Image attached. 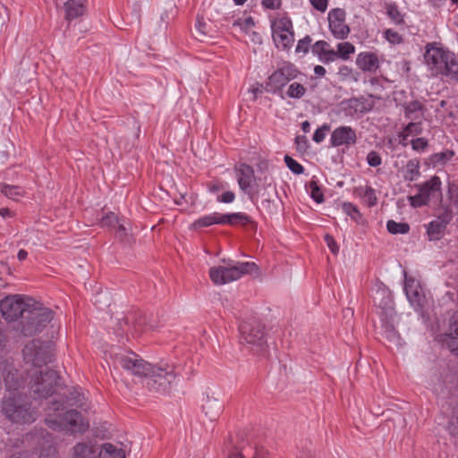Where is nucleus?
<instances>
[{"mask_svg":"<svg viewBox=\"0 0 458 458\" xmlns=\"http://www.w3.org/2000/svg\"><path fill=\"white\" fill-rule=\"evenodd\" d=\"M310 189H311V198L317 202L321 203L324 201V195L318 186L317 182H310Z\"/></svg>","mask_w":458,"mask_h":458,"instance_id":"nucleus-50","label":"nucleus"},{"mask_svg":"<svg viewBox=\"0 0 458 458\" xmlns=\"http://www.w3.org/2000/svg\"><path fill=\"white\" fill-rule=\"evenodd\" d=\"M329 44L325 40H318L312 46V52L318 57L329 50Z\"/></svg>","mask_w":458,"mask_h":458,"instance_id":"nucleus-41","label":"nucleus"},{"mask_svg":"<svg viewBox=\"0 0 458 458\" xmlns=\"http://www.w3.org/2000/svg\"><path fill=\"white\" fill-rule=\"evenodd\" d=\"M272 37L277 48L290 49L294 42L293 26L291 19L283 17L275 22Z\"/></svg>","mask_w":458,"mask_h":458,"instance_id":"nucleus-13","label":"nucleus"},{"mask_svg":"<svg viewBox=\"0 0 458 458\" xmlns=\"http://www.w3.org/2000/svg\"><path fill=\"white\" fill-rule=\"evenodd\" d=\"M297 458H313L310 452H301Z\"/></svg>","mask_w":458,"mask_h":458,"instance_id":"nucleus-64","label":"nucleus"},{"mask_svg":"<svg viewBox=\"0 0 458 458\" xmlns=\"http://www.w3.org/2000/svg\"><path fill=\"white\" fill-rule=\"evenodd\" d=\"M311 41H312V39L310 36H306L303 38L300 39L296 46V49H295L296 53L301 52L303 54H307L310 50V46Z\"/></svg>","mask_w":458,"mask_h":458,"instance_id":"nucleus-47","label":"nucleus"},{"mask_svg":"<svg viewBox=\"0 0 458 458\" xmlns=\"http://www.w3.org/2000/svg\"><path fill=\"white\" fill-rule=\"evenodd\" d=\"M329 30L337 39H345L350 34V27L346 24V12L343 8H334L327 14Z\"/></svg>","mask_w":458,"mask_h":458,"instance_id":"nucleus-14","label":"nucleus"},{"mask_svg":"<svg viewBox=\"0 0 458 458\" xmlns=\"http://www.w3.org/2000/svg\"><path fill=\"white\" fill-rule=\"evenodd\" d=\"M53 318V311L35 301V305L25 310L20 320V331L24 336L40 333Z\"/></svg>","mask_w":458,"mask_h":458,"instance_id":"nucleus-5","label":"nucleus"},{"mask_svg":"<svg viewBox=\"0 0 458 458\" xmlns=\"http://www.w3.org/2000/svg\"><path fill=\"white\" fill-rule=\"evenodd\" d=\"M241 343L250 346L256 354H263L267 349L265 327L259 321H244L240 326Z\"/></svg>","mask_w":458,"mask_h":458,"instance_id":"nucleus-7","label":"nucleus"},{"mask_svg":"<svg viewBox=\"0 0 458 458\" xmlns=\"http://www.w3.org/2000/svg\"><path fill=\"white\" fill-rule=\"evenodd\" d=\"M23 360L27 364L40 368L53 361L51 345L39 339L29 342L22 350Z\"/></svg>","mask_w":458,"mask_h":458,"instance_id":"nucleus-9","label":"nucleus"},{"mask_svg":"<svg viewBox=\"0 0 458 458\" xmlns=\"http://www.w3.org/2000/svg\"><path fill=\"white\" fill-rule=\"evenodd\" d=\"M196 28L201 36L207 35V31L205 30L206 23L202 21V19L198 18Z\"/></svg>","mask_w":458,"mask_h":458,"instance_id":"nucleus-60","label":"nucleus"},{"mask_svg":"<svg viewBox=\"0 0 458 458\" xmlns=\"http://www.w3.org/2000/svg\"><path fill=\"white\" fill-rule=\"evenodd\" d=\"M201 408L205 416L210 421L217 420L223 411V405L219 400L208 394L202 398Z\"/></svg>","mask_w":458,"mask_h":458,"instance_id":"nucleus-20","label":"nucleus"},{"mask_svg":"<svg viewBox=\"0 0 458 458\" xmlns=\"http://www.w3.org/2000/svg\"><path fill=\"white\" fill-rule=\"evenodd\" d=\"M115 236L121 242H129L130 237H129V233H128V229L125 226L124 223L119 222L116 225Z\"/></svg>","mask_w":458,"mask_h":458,"instance_id":"nucleus-43","label":"nucleus"},{"mask_svg":"<svg viewBox=\"0 0 458 458\" xmlns=\"http://www.w3.org/2000/svg\"><path fill=\"white\" fill-rule=\"evenodd\" d=\"M59 375L54 369L36 371L31 375L30 388L35 397L47 398L58 386Z\"/></svg>","mask_w":458,"mask_h":458,"instance_id":"nucleus-8","label":"nucleus"},{"mask_svg":"<svg viewBox=\"0 0 458 458\" xmlns=\"http://www.w3.org/2000/svg\"><path fill=\"white\" fill-rule=\"evenodd\" d=\"M422 131L421 121L411 122L404 128V132L407 135L420 134Z\"/></svg>","mask_w":458,"mask_h":458,"instance_id":"nucleus-45","label":"nucleus"},{"mask_svg":"<svg viewBox=\"0 0 458 458\" xmlns=\"http://www.w3.org/2000/svg\"><path fill=\"white\" fill-rule=\"evenodd\" d=\"M444 336H456V337H458V318H454L450 323L449 332L445 334Z\"/></svg>","mask_w":458,"mask_h":458,"instance_id":"nucleus-57","label":"nucleus"},{"mask_svg":"<svg viewBox=\"0 0 458 458\" xmlns=\"http://www.w3.org/2000/svg\"><path fill=\"white\" fill-rule=\"evenodd\" d=\"M321 62L324 64H328L334 62L337 58V53L334 49H329L318 57Z\"/></svg>","mask_w":458,"mask_h":458,"instance_id":"nucleus-54","label":"nucleus"},{"mask_svg":"<svg viewBox=\"0 0 458 458\" xmlns=\"http://www.w3.org/2000/svg\"><path fill=\"white\" fill-rule=\"evenodd\" d=\"M235 195L233 191H225L218 196L217 200L224 203H231L234 200Z\"/></svg>","mask_w":458,"mask_h":458,"instance_id":"nucleus-58","label":"nucleus"},{"mask_svg":"<svg viewBox=\"0 0 458 458\" xmlns=\"http://www.w3.org/2000/svg\"><path fill=\"white\" fill-rule=\"evenodd\" d=\"M264 7L271 10L278 9L281 6V0H262Z\"/></svg>","mask_w":458,"mask_h":458,"instance_id":"nucleus-59","label":"nucleus"},{"mask_svg":"<svg viewBox=\"0 0 458 458\" xmlns=\"http://www.w3.org/2000/svg\"><path fill=\"white\" fill-rule=\"evenodd\" d=\"M78 407L83 410H87L88 406L86 404V397L82 393L78 391L77 389H73L66 396L65 403L60 401H54L47 408V411L57 412L59 411H64L67 407Z\"/></svg>","mask_w":458,"mask_h":458,"instance_id":"nucleus-18","label":"nucleus"},{"mask_svg":"<svg viewBox=\"0 0 458 458\" xmlns=\"http://www.w3.org/2000/svg\"><path fill=\"white\" fill-rule=\"evenodd\" d=\"M295 144L297 150L300 152H305L309 148V141L306 136L299 135L295 138Z\"/></svg>","mask_w":458,"mask_h":458,"instance_id":"nucleus-53","label":"nucleus"},{"mask_svg":"<svg viewBox=\"0 0 458 458\" xmlns=\"http://www.w3.org/2000/svg\"><path fill=\"white\" fill-rule=\"evenodd\" d=\"M386 39L391 44H401L403 42V37L396 31L388 29L385 32Z\"/></svg>","mask_w":458,"mask_h":458,"instance_id":"nucleus-48","label":"nucleus"},{"mask_svg":"<svg viewBox=\"0 0 458 458\" xmlns=\"http://www.w3.org/2000/svg\"><path fill=\"white\" fill-rule=\"evenodd\" d=\"M420 161L417 159H411L405 165L403 178L406 181L412 182L420 176Z\"/></svg>","mask_w":458,"mask_h":458,"instance_id":"nucleus-29","label":"nucleus"},{"mask_svg":"<svg viewBox=\"0 0 458 458\" xmlns=\"http://www.w3.org/2000/svg\"><path fill=\"white\" fill-rule=\"evenodd\" d=\"M27 256L28 252L25 250H20L17 254V258L21 261L24 260L27 258Z\"/></svg>","mask_w":458,"mask_h":458,"instance_id":"nucleus-63","label":"nucleus"},{"mask_svg":"<svg viewBox=\"0 0 458 458\" xmlns=\"http://www.w3.org/2000/svg\"><path fill=\"white\" fill-rule=\"evenodd\" d=\"M99 448L91 443H78L73 447L72 458H100Z\"/></svg>","mask_w":458,"mask_h":458,"instance_id":"nucleus-22","label":"nucleus"},{"mask_svg":"<svg viewBox=\"0 0 458 458\" xmlns=\"http://www.w3.org/2000/svg\"><path fill=\"white\" fill-rule=\"evenodd\" d=\"M3 378L9 395L20 394L19 391L25 387L23 377L13 364H4Z\"/></svg>","mask_w":458,"mask_h":458,"instance_id":"nucleus-15","label":"nucleus"},{"mask_svg":"<svg viewBox=\"0 0 458 458\" xmlns=\"http://www.w3.org/2000/svg\"><path fill=\"white\" fill-rule=\"evenodd\" d=\"M254 24L255 23H254L253 18H251V17L246 18L245 21H244V24H243L244 30H247L250 29V28H252L254 26Z\"/></svg>","mask_w":458,"mask_h":458,"instance_id":"nucleus-62","label":"nucleus"},{"mask_svg":"<svg viewBox=\"0 0 458 458\" xmlns=\"http://www.w3.org/2000/svg\"><path fill=\"white\" fill-rule=\"evenodd\" d=\"M359 194L367 202L369 207L375 206L377 201L375 190L370 186L360 187L358 189Z\"/></svg>","mask_w":458,"mask_h":458,"instance_id":"nucleus-33","label":"nucleus"},{"mask_svg":"<svg viewBox=\"0 0 458 458\" xmlns=\"http://www.w3.org/2000/svg\"><path fill=\"white\" fill-rule=\"evenodd\" d=\"M386 13H387L388 17L396 25H400L404 22L403 16L400 13L398 6L395 4H389L386 5Z\"/></svg>","mask_w":458,"mask_h":458,"instance_id":"nucleus-37","label":"nucleus"},{"mask_svg":"<svg viewBox=\"0 0 458 458\" xmlns=\"http://www.w3.org/2000/svg\"><path fill=\"white\" fill-rule=\"evenodd\" d=\"M452 218V212L445 209L435 220L431 221L427 226L428 239L430 241L440 240L444 236L446 226Z\"/></svg>","mask_w":458,"mask_h":458,"instance_id":"nucleus-17","label":"nucleus"},{"mask_svg":"<svg viewBox=\"0 0 458 458\" xmlns=\"http://www.w3.org/2000/svg\"><path fill=\"white\" fill-rule=\"evenodd\" d=\"M454 156V152L453 150L446 149L445 151L433 154L429 157V161L434 166L444 165L450 161Z\"/></svg>","mask_w":458,"mask_h":458,"instance_id":"nucleus-31","label":"nucleus"},{"mask_svg":"<svg viewBox=\"0 0 458 458\" xmlns=\"http://www.w3.org/2000/svg\"><path fill=\"white\" fill-rule=\"evenodd\" d=\"M226 266L213 267L209 269V276L215 284H225L240 279L244 275L259 272L254 262H235L223 259Z\"/></svg>","mask_w":458,"mask_h":458,"instance_id":"nucleus-4","label":"nucleus"},{"mask_svg":"<svg viewBox=\"0 0 458 458\" xmlns=\"http://www.w3.org/2000/svg\"><path fill=\"white\" fill-rule=\"evenodd\" d=\"M314 73L318 76L323 77L326 74V69L321 65H316L314 67Z\"/></svg>","mask_w":458,"mask_h":458,"instance_id":"nucleus-61","label":"nucleus"},{"mask_svg":"<svg viewBox=\"0 0 458 458\" xmlns=\"http://www.w3.org/2000/svg\"><path fill=\"white\" fill-rule=\"evenodd\" d=\"M265 185L263 189L258 188L256 193L261 197V206L269 213H272V204L274 203V199L271 198L276 195V190L273 186L272 178H268L265 176L264 178Z\"/></svg>","mask_w":458,"mask_h":458,"instance_id":"nucleus-21","label":"nucleus"},{"mask_svg":"<svg viewBox=\"0 0 458 458\" xmlns=\"http://www.w3.org/2000/svg\"><path fill=\"white\" fill-rule=\"evenodd\" d=\"M284 162L287 167L295 174H301L304 172L303 166L299 164L296 160H294L290 156L284 157Z\"/></svg>","mask_w":458,"mask_h":458,"instance_id":"nucleus-39","label":"nucleus"},{"mask_svg":"<svg viewBox=\"0 0 458 458\" xmlns=\"http://www.w3.org/2000/svg\"><path fill=\"white\" fill-rule=\"evenodd\" d=\"M424 59L433 73L458 81V63L451 52L435 47L434 44H428L426 47Z\"/></svg>","mask_w":458,"mask_h":458,"instance_id":"nucleus-3","label":"nucleus"},{"mask_svg":"<svg viewBox=\"0 0 458 458\" xmlns=\"http://www.w3.org/2000/svg\"><path fill=\"white\" fill-rule=\"evenodd\" d=\"M306 91L307 89L302 84L299 82H293L289 85L286 94L291 98L299 99L305 95Z\"/></svg>","mask_w":458,"mask_h":458,"instance_id":"nucleus-35","label":"nucleus"},{"mask_svg":"<svg viewBox=\"0 0 458 458\" xmlns=\"http://www.w3.org/2000/svg\"><path fill=\"white\" fill-rule=\"evenodd\" d=\"M443 344L454 353L458 355V337L456 336H443Z\"/></svg>","mask_w":458,"mask_h":458,"instance_id":"nucleus-44","label":"nucleus"},{"mask_svg":"<svg viewBox=\"0 0 458 458\" xmlns=\"http://www.w3.org/2000/svg\"><path fill=\"white\" fill-rule=\"evenodd\" d=\"M356 64L364 72H373L379 67L377 55L374 53L363 52L358 55Z\"/></svg>","mask_w":458,"mask_h":458,"instance_id":"nucleus-24","label":"nucleus"},{"mask_svg":"<svg viewBox=\"0 0 458 458\" xmlns=\"http://www.w3.org/2000/svg\"><path fill=\"white\" fill-rule=\"evenodd\" d=\"M367 162L370 166L377 167L381 165L382 158L377 151H370L367 155Z\"/></svg>","mask_w":458,"mask_h":458,"instance_id":"nucleus-51","label":"nucleus"},{"mask_svg":"<svg viewBox=\"0 0 458 458\" xmlns=\"http://www.w3.org/2000/svg\"><path fill=\"white\" fill-rule=\"evenodd\" d=\"M415 284V281L412 279H406L404 284V291L411 301H414L415 298L419 296L418 291L413 290V285Z\"/></svg>","mask_w":458,"mask_h":458,"instance_id":"nucleus-40","label":"nucleus"},{"mask_svg":"<svg viewBox=\"0 0 458 458\" xmlns=\"http://www.w3.org/2000/svg\"><path fill=\"white\" fill-rule=\"evenodd\" d=\"M385 337L395 345H401V337L393 324L388 322L383 324Z\"/></svg>","mask_w":458,"mask_h":458,"instance_id":"nucleus-32","label":"nucleus"},{"mask_svg":"<svg viewBox=\"0 0 458 458\" xmlns=\"http://www.w3.org/2000/svg\"><path fill=\"white\" fill-rule=\"evenodd\" d=\"M114 366L121 367L134 376L144 377L142 381L144 387L154 394H164L168 393L172 384L176 379V373L173 365H152L134 352L116 355Z\"/></svg>","mask_w":458,"mask_h":458,"instance_id":"nucleus-1","label":"nucleus"},{"mask_svg":"<svg viewBox=\"0 0 458 458\" xmlns=\"http://www.w3.org/2000/svg\"><path fill=\"white\" fill-rule=\"evenodd\" d=\"M222 220L224 221V225L228 224L230 225H244L251 223L250 217L243 213L222 214Z\"/></svg>","mask_w":458,"mask_h":458,"instance_id":"nucleus-27","label":"nucleus"},{"mask_svg":"<svg viewBox=\"0 0 458 458\" xmlns=\"http://www.w3.org/2000/svg\"><path fill=\"white\" fill-rule=\"evenodd\" d=\"M65 19L73 20L81 16L85 12L83 0H68L64 3Z\"/></svg>","mask_w":458,"mask_h":458,"instance_id":"nucleus-25","label":"nucleus"},{"mask_svg":"<svg viewBox=\"0 0 458 458\" xmlns=\"http://www.w3.org/2000/svg\"><path fill=\"white\" fill-rule=\"evenodd\" d=\"M343 210L355 221H358L360 217L358 208L350 202H344L343 204Z\"/></svg>","mask_w":458,"mask_h":458,"instance_id":"nucleus-42","label":"nucleus"},{"mask_svg":"<svg viewBox=\"0 0 458 458\" xmlns=\"http://www.w3.org/2000/svg\"><path fill=\"white\" fill-rule=\"evenodd\" d=\"M35 305L33 298H21L17 295L7 296L0 301V310L8 321H15L23 317L25 310Z\"/></svg>","mask_w":458,"mask_h":458,"instance_id":"nucleus-11","label":"nucleus"},{"mask_svg":"<svg viewBox=\"0 0 458 458\" xmlns=\"http://www.w3.org/2000/svg\"><path fill=\"white\" fill-rule=\"evenodd\" d=\"M355 51L354 46L350 42H343L337 45V57L347 60Z\"/></svg>","mask_w":458,"mask_h":458,"instance_id":"nucleus-38","label":"nucleus"},{"mask_svg":"<svg viewBox=\"0 0 458 458\" xmlns=\"http://www.w3.org/2000/svg\"><path fill=\"white\" fill-rule=\"evenodd\" d=\"M325 242H327V247L330 249V250L334 254H337L338 253V250H339L338 245H337L336 242L335 241V239H334V237L332 235L326 234L325 235Z\"/></svg>","mask_w":458,"mask_h":458,"instance_id":"nucleus-56","label":"nucleus"},{"mask_svg":"<svg viewBox=\"0 0 458 458\" xmlns=\"http://www.w3.org/2000/svg\"><path fill=\"white\" fill-rule=\"evenodd\" d=\"M413 150L423 151L428 146V142L425 138H417L411 141Z\"/></svg>","mask_w":458,"mask_h":458,"instance_id":"nucleus-52","label":"nucleus"},{"mask_svg":"<svg viewBox=\"0 0 458 458\" xmlns=\"http://www.w3.org/2000/svg\"><path fill=\"white\" fill-rule=\"evenodd\" d=\"M310 4L316 10L324 13L327 9L328 0H310Z\"/></svg>","mask_w":458,"mask_h":458,"instance_id":"nucleus-55","label":"nucleus"},{"mask_svg":"<svg viewBox=\"0 0 458 458\" xmlns=\"http://www.w3.org/2000/svg\"><path fill=\"white\" fill-rule=\"evenodd\" d=\"M119 222L117 216L113 212L107 213L101 219L102 226H116Z\"/></svg>","mask_w":458,"mask_h":458,"instance_id":"nucleus-49","label":"nucleus"},{"mask_svg":"<svg viewBox=\"0 0 458 458\" xmlns=\"http://www.w3.org/2000/svg\"><path fill=\"white\" fill-rule=\"evenodd\" d=\"M1 192L12 199H18L23 194V191L19 186L4 184L1 187Z\"/></svg>","mask_w":458,"mask_h":458,"instance_id":"nucleus-36","label":"nucleus"},{"mask_svg":"<svg viewBox=\"0 0 458 458\" xmlns=\"http://www.w3.org/2000/svg\"><path fill=\"white\" fill-rule=\"evenodd\" d=\"M212 225H224V221L222 220V214L215 212L204 216L194 221L191 227L193 229H199L202 227L210 226Z\"/></svg>","mask_w":458,"mask_h":458,"instance_id":"nucleus-26","label":"nucleus"},{"mask_svg":"<svg viewBox=\"0 0 458 458\" xmlns=\"http://www.w3.org/2000/svg\"><path fill=\"white\" fill-rule=\"evenodd\" d=\"M100 457L102 458H125V453L122 448H117L110 443H106L102 445Z\"/></svg>","mask_w":458,"mask_h":458,"instance_id":"nucleus-28","label":"nucleus"},{"mask_svg":"<svg viewBox=\"0 0 458 458\" xmlns=\"http://www.w3.org/2000/svg\"><path fill=\"white\" fill-rule=\"evenodd\" d=\"M235 173L240 189L253 199L251 183L255 180L254 169L249 165L240 164L235 166Z\"/></svg>","mask_w":458,"mask_h":458,"instance_id":"nucleus-19","label":"nucleus"},{"mask_svg":"<svg viewBox=\"0 0 458 458\" xmlns=\"http://www.w3.org/2000/svg\"><path fill=\"white\" fill-rule=\"evenodd\" d=\"M386 228L392 234H404L410 231V225L407 223H397L394 220H389L386 223Z\"/></svg>","mask_w":458,"mask_h":458,"instance_id":"nucleus-34","label":"nucleus"},{"mask_svg":"<svg viewBox=\"0 0 458 458\" xmlns=\"http://www.w3.org/2000/svg\"><path fill=\"white\" fill-rule=\"evenodd\" d=\"M330 130V126L328 124H323L321 127L318 128L313 134V140L316 143L322 142L327 135V132Z\"/></svg>","mask_w":458,"mask_h":458,"instance_id":"nucleus-46","label":"nucleus"},{"mask_svg":"<svg viewBox=\"0 0 458 458\" xmlns=\"http://www.w3.org/2000/svg\"><path fill=\"white\" fill-rule=\"evenodd\" d=\"M124 324L129 326L131 324L136 333H140L146 325V318L140 312L129 315L124 318Z\"/></svg>","mask_w":458,"mask_h":458,"instance_id":"nucleus-30","label":"nucleus"},{"mask_svg":"<svg viewBox=\"0 0 458 458\" xmlns=\"http://www.w3.org/2000/svg\"><path fill=\"white\" fill-rule=\"evenodd\" d=\"M2 412L12 422L30 424L38 418V411L26 394H17L4 396Z\"/></svg>","mask_w":458,"mask_h":458,"instance_id":"nucleus-2","label":"nucleus"},{"mask_svg":"<svg viewBox=\"0 0 458 458\" xmlns=\"http://www.w3.org/2000/svg\"><path fill=\"white\" fill-rule=\"evenodd\" d=\"M300 74L301 72L294 64L284 63L268 76L265 89L267 92L276 94L288 82L296 79Z\"/></svg>","mask_w":458,"mask_h":458,"instance_id":"nucleus-12","label":"nucleus"},{"mask_svg":"<svg viewBox=\"0 0 458 458\" xmlns=\"http://www.w3.org/2000/svg\"><path fill=\"white\" fill-rule=\"evenodd\" d=\"M357 133L351 126L342 125L336 127L331 133L330 144L332 147L338 148L345 146L346 148L355 145L357 142Z\"/></svg>","mask_w":458,"mask_h":458,"instance_id":"nucleus-16","label":"nucleus"},{"mask_svg":"<svg viewBox=\"0 0 458 458\" xmlns=\"http://www.w3.org/2000/svg\"><path fill=\"white\" fill-rule=\"evenodd\" d=\"M415 186L419 190L418 194L408 197L410 204L413 208L426 206L432 199L441 200V181L438 176L435 175L424 183L416 184Z\"/></svg>","mask_w":458,"mask_h":458,"instance_id":"nucleus-10","label":"nucleus"},{"mask_svg":"<svg viewBox=\"0 0 458 458\" xmlns=\"http://www.w3.org/2000/svg\"><path fill=\"white\" fill-rule=\"evenodd\" d=\"M46 423L54 430L67 429L72 433H84L89 428L81 413L73 409L66 411L64 414L47 411Z\"/></svg>","mask_w":458,"mask_h":458,"instance_id":"nucleus-6","label":"nucleus"},{"mask_svg":"<svg viewBox=\"0 0 458 458\" xmlns=\"http://www.w3.org/2000/svg\"><path fill=\"white\" fill-rule=\"evenodd\" d=\"M404 115L411 121H421L427 111L426 106L419 100H412L403 105Z\"/></svg>","mask_w":458,"mask_h":458,"instance_id":"nucleus-23","label":"nucleus"}]
</instances>
